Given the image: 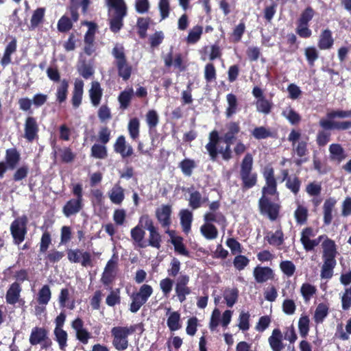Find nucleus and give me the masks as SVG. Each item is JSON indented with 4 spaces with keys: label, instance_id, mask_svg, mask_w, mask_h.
I'll use <instances>...</instances> for the list:
<instances>
[{
    "label": "nucleus",
    "instance_id": "69168bd1",
    "mask_svg": "<svg viewBox=\"0 0 351 351\" xmlns=\"http://www.w3.org/2000/svg\"><path fill=\"white\" fill-rule=\"evenodd\" d=\"M280 267L282 272L289 277L291 276L295 270L294 264L289 261H282L280 265Z\"/></svg>",
    "mask_w": 351,
    "mask_h": 351
},
{
    "label": "nucleus",
    "instance_id": "a19ab883",
    "mask_svg": "<svg viewBox=\"0 0 351 351\" xmlns=\"http://www.w3.org/2000/svg\"><path fill=\"white\" fill-rule=\"evenodd\" d=\"M315 292L316 288L308 283L303 284L300 288V293L306 302L310 300Z\"/></svg>",
    "mask_w": 351,
    "mask_h": 351
},
{
    "label": "nucleus",
    "instance_id": "f8f14e48",
    "mask_svg": "<svg viewBox=\"0 0 351 351\" xmlns=\"http://www.w3.org/2000/svg\"><path fill=\"white\" fill-rule=\"evenodd\" d=\"M38 131L36 121L33 117H27L25 123V137L29 141L34 140Z\"/></svg>",
    "mask_w": 351,
    "mask_h": 351
},
{
    "label": "nucleus",
    "instance_id": "864d4df0",
    "mask_svg": "<svg viewBox=\"0 0 351 351\" xmlns=\"http://www.w3.org/2000/svg\"><path fill=\"white\" fill-rule=\"evenodd\" d=\"M277 194L276 182V180L266 181L265 186L262 190V197H267V195H274Z\"/></svg>",
    "mask_w": 351,
    "mask_h": 351
},
{
    "label": "nucleus",
    "instance_id": "a878e982",
    "mask_svg": "<svg viewBox=\"0 0 351 351\" xmlns=\"http://www.w3.org/2000/svg\"><path fill=\"white\" fill-rule=\"evenodd\" d=\"M336 203L337 201L334 198H330L326 199L324 204V221L326 225L330 224L332 221V213Z\"/></svg>",
    "mask_w": 351,
    "mask_h": 351
},
{
    "label": "nucleus",
    "instance_id": "4468645a",
    "mask_svg": "<svg viewBox=\"0 0 351 351\" xmlns=\"http://www.w3.org/2000/svg\"><path fill=\"white\" fill-rule=\"evenodd\" d=\"M117 256H116L115 255H113L112 258L108 261V263L105 267V269H104V273L102 275V281L104 282V283L108 284L111 281V280L114 276V272L115 268L117 267Z\"/></svg>",
    "mask_w": 351,
    "mask_h": 351
},
{
    "label": "nucleus",
    "instance_id": "c756f323",
    "mask_svg": "<svg viewBox=\"0 0 351 351\" xmlns=\"http://www.w3.org/2000/svg\"><path fill=\"white\" fill-rule=\"evenodd\" d=\"M269 343L273 351H281L283 346L282 335L278 329L274 330L271 336L269 338Z\"/></svg>",
    "mask_w": 351,
    "mask_h": 351
},
{
    "label": "nucleus",
    "instance_id": "423d86ee",
    "mask_svg": "<svg viewBox=\"0 0 351 351\" xmlns=\"http://www.w3.org/2000/svg\"><path fill=\"white\" fill-rule=\"evenodd\" d=\"M261 213L267 216L270 220H275L279 213L278 204L271 202L268 197H261L258 202Z\"/></svg>",
    "mask_w": 351,
    "mask_h": 351
},
{
    "label": "nucleus",
    "instance_id": "603ef678",
    "mask_svg": "<svg viewBox=\"0 0 351 351\" xmlns=\"http://www.w3.org/2000/svg\"><path fill=\"white\" fill-rule=\"evenodd\" d=\"M308 215V210L306 207L299 205L295 211L294 216L298 223L303 224L306 222Z\"/></svg>",
    "mask_w": 351,
    "mask_h": 351
},
{
    "label": "nucleus",
    "instance_id": "f704fd0d",
    "mask_svg": "<svg viewBox=\"0 0 351 351\" xmlns=\"http://www.w3.org/2000/svg\"><path fill=\"white\" fill-rule=\"evenodd\" d=\"M54 335L56 340L58 343L61 350L64 351L65 348L67 346V333L62 328H56L54 330Z\"/></svg>",
    "mask_w": 351,
    "mask_h": 351
},
{
    "label": "nucleus",
    "instance_id": "680f3d73",
    "mask_svg": "<svg viewBox=\"0 0 351 351\" xmlns=\"http://www.w3.org/2000/svg\"><path fill=\"white\" fill-rule=\"evenodd\" d=\"M296 33L302 38H309L312 35V31L308 28V24L298 22Z\"/></svg>",
    "mask_w": 351,
    "mask_h": 351
},
{
    "label": "nucleus",
    "instance_id": "aec40b11",
    "mask_svg": "<svg viewBox=\"0 0 351 351\" xmlns=\"http://www.w3.org/2000/svg\"><path fill=\"white\" fill-rule=\"evenodd\" d=\"M108 197L113 204L119 205L125 198L124 189L119 184H117L108 192Z\"/></svg>",
    "mask_w": 351,
    "mask_h": 351
},
{
    "label": "nucleus",
    "instance_id": "a18cd8bd",
    "mask_svg": "<svg viewBox=\"0 0 351 351\" xmlns=\"http://www.w3.org/2000/svg\"><path fill=\"white\" fill-rule=\"evenodd\" d=\"M307 141L308 138H305L304 140H300L297 143L293 145V150L296 154L302 157L307 154Z\"/></svg>",
    "mask_w": 351,
    "mask_h": 351
},
{
    "label": "nucleus",
    "instance_id": "e433bc0d",
    "mask_svg": "<svg viewBox=\"0 0 351 351\" xmlns=\"http://www.w3.org/2000/svg\"><path fill=\"white\" fill-rule=\"evenodd\" d=\"M145 232L140 225L136 226L131 230V237L134 241L137 243L140 247H144L145 245L143 243Z\"/></svg>",
    "mask_w": 351,
    "mask_h": 351
},
{
    "label": "nucleus",
    "instance_id": "0e129e2a",
    "mask_svg": "<svg viewBox=\"0 0 351 351\" xmlns=\"http://www.w3.org/2000/svg\"><path fill=\"white\" fill-rule=\"evenodd\" d=\"M326 116L329 119L351 117V110H331L327 113Z\"/></svg>",
    "mask_w": 351,
    "mask_h": 351
},
{
    "label": "nucleus",
    "instance_id": "cd10ccee",
    "mask_svg": "<svg viewBox=\"0 0 351 351\" xmlns=\"http://www.w3.org/2000/svg\"><path fill=\"white\" fill-rule=\"evenodd\" d=\"M21 289L19 284L14 282L7 291L6 300L10 304H14L19 298Z\"/></svg>",
    "mask_w": 351,
    "mask_h": 351
},
{
    "label": "nucleus",
    "instance_id": "6e6d98bb",
    "mask_svg": "<svg viewBox=\"0 0 351 351\" xmlns=\"http://www.w3.org/2000/svg\"><path fill=\"white\" fill-rule=\"evenodd\" d=\"M92 156L97 158L103 159L107 156L106 147L104 145L95 144L91 148Z\"/></svg>",
    "mask_w": 351,
    "mask_h": 351
},
{
    "label": "nucleus",
    "instance_id": "2eb2a0df",
    "mask_svg": "<svg viewBox=\"0 0 351 351\" xmlns=\"http://www.w3.org/2000/svg\"><path fill=\"white\" fill-rule=\"evenodd\" d=\"M254 276L258 282L262 283L272 279L274 273L269 267H257L254 269Z\"/></svg>",
    "mask_w": 351,
    "mask_h": 351
},
{
    "label": "nucleus",
    "instance_id": "49530a36",
    "mask_svg": "<svg viewBox=\"0 0 351 351\" xmlns=\"http://www.w3.org/2000/svg\"><path fill=\"white\" fill-rule=\"evenodd\" d=\"M19 160V154L14 149L6 152V162L11 169H14Z\"/></svg>",
    "mask_w": 351,
    "mask_h": 351
},
{
    "label": "nucleus",
    "instance_id": "5701e85b",
    "mask_svg": "<svg viewBox=\"0 0 351 351\" xmlns=\"http://www.w3.org/2000/svg\"><path fill=\"white\" fill-rule=\"evenodd\" d=\"M324 264L322 267L321 277L328 279L332 276L333 269L336 265L335 258H323Z\"/></svg>",
    "mask_w": 351,
    "mask_h": 351
},
{
    "label": "nucleus",
    "instance_id": "412c9836",
    "mask_svg": "<svg viewBox=\"0 0 351 351\" xmlns=\"http://www.w3.org/2000/svg\"><path fill=\"white\" fill-rule=\"evenodd\" d=\"M89 96L93 106L95 107L99 106L102 97V90L97 82H92L91 88L89 90Z\"/></svg>",
    "mask_w": 351,
    "mask_h": 351
},
{
    "label": "nucleus",
    "instance_id": "393cba45",
    "mask_svg": "<svg viewBox=\"0 0 351 351\" xmlns=\"http://www.w3.org/2000/svg\"><path fill=\"white\" fill-rule=\"evenodd\" d=\"M265 239L270 245L280 246L284 242V234L282 230L278 229L275 232H267Z\"/></svg>",
    "mask_w": 351,
    "mask_h": 351
},
{
    "label": "nucleus",
    "instance_id": "37998d69",
    "mask_svg": "<svg viewBox=\"0 0 351 351\" xmlns=\"http://www.w3.org/2000/svg\"><path fill=\"white\" fill-rule=\"evenodd\" d=\"M45 15V9L43 8H40L36 9L32 16L30 21V28L34 29L36 28L39 23L43 21Z\"/></svg>",
    "mask_w": 351,
    "mask_h": 351
},
{
    "label": "nucleus",
    "instance_id": "9d476101",
    "mask_svg": "<svg viewBox=\"0 0 351 351\" xmlns=\"http://www.w3.org/2000/svg\"><path fill=\"white\" fill-rule=\"evenodd\" d=\"M114 147V151L120 154L123 158L130 156L133 153L132 146L126 144L125 138L123 136H120L117 138Z\"/></svg>",
    "mask_w": 351,
    "mask_h": 351
},
{
    "label": "nucleus",
    "instance_id": "e2e57ef3",
    "mask_svg": "<svg viewBox=\"0 0 351 351\" xmlns=\"http://www.w3.org/2000/svg\"><path fill=\"white\" fill-rule=\"evenodd\" d=\"M112 55L116 59V64L118 62H124L126 61L124 49L122 45L116 44L112 49Z\"/></svg>",
    "mask_w": 351,
    "mask_h": 351
},
{
    "label": "nucleus",
    "instance_id": "9b49d317",
    "mask_svg": "<svg viewBox=\"0 0 351 351\" xmlns=\"http://www.w3.org/2000/svg\"><path fill=\"white\" fill-rule=\"evenodd\" d=\"M111 15L126 16L127 6L124 0H107Z\"/></svg>",
    "mask_w": 351,
    "mask_h": 351
},
{
    "label": "nucleus",
    "instance_id": "20e7f679",
    "mask_svg": "<svg viewBox=\"0 0 351 351\" xmlns=\"http://www.w3.org/2000/svg\"><path fill=\"white\" fill-rule=\"evenodd\" d=\"M134 329L125 327H114L112 330L114 337L113 345L119 350H124L128 348V342L127 337L130 333H132Z\"/></svg>",
    "mask_w": 351,
    "mask_h": 351
},
{
    "label": "nucleus",
    "instance_id": "0eeeda50",
    "mask_svg": "<svg viewBox=\"0 0 351 351\" xmlns=\"http://www.w3.org/2000/svg\"><path fill=\"white\" fill-rule=\"evenodd\" d=\"M315 235V234L311 228H306L302 232L300 241L306 251L313 250L324 238V235H321L317 239H311Z\"/></svg>",
    "mask_w": 351,
    "mask_h": 351
},
{
    "label": "nucleus",
    "instance_id": "ddd939ff",
    "mask_svg": "<svg viewBox=\"0 0 351 351\" xmlns=\"http://www.w3.org/2000/svg\"><path fill=\"white\" fill-rule=\"evenodd\" d=\"M333 43L331 31L328 29L323 30L319 36L318 47L321 50L329 49L332 47Z\"/></svg>",
    "mask_w": 351,
    "mask_h": 351
},
{
    "label": "nucleus",
    "instance_id": "8fccbe9b",
    "mask_svg": "<svg viewBox=\"0 0 351 351\" xmlns=\"http://www.w3.org/2000/svg\"><path fill=\"white\" fill-rule=\"evenodd\" d=\"M139 121L136 118L132 119L128 123V131L130 137L135 140L139 135Z\"/></svg>",
    "mask_w": 351,
    "mask_h": 351
},
{
    "label": "nucleus",
    "instance_id": "6ab92c4d",
    "mask_svg": "<svg viewBox=\"0 0 351 351\" xmlns=\"http://www.w3.org/2000/svg\"><path fill=\"white\" fill-rule=\"evenodd\" d=\"M82 200L72 199L69 200L63 208V213L66 217L77 213L82 207Z\"/></svg>",
    "mask_w": 351,
    "mask_h": 351
},
{
    "label": "nucleus",
    "instance_id": "338daca9",
    "mask_svg": "<svg viewBox=\"0 0 351 351\" xmlns=\"http://www.w3.org/2000/svg\"><path fill=\"white\" fill-rule=\"evenodd\" d=\"M149 24V19L148 18H139L137 21V27L138 28V33L141 37L146 36V32Z\"/></svg>",
    "mask_w": 351,
    "mask_h": 351
},
{
    "label": "nucleus",
    "instance_id": "7c9ffc66",
    "mask_svg": "<svg viewBox=\"0 0 351 351\" xmlns=\"http://www.w3.org/2000/svg\"><path fill=\"white\" fill-rule=\"evenodd\" d=\"M180 222L184 232L188 233L191 230L193 219L192 213L188 210H182L180 213Z\"/></svg>",
    "mask_w": 351,
    "mask_h": 351
},
{
    "label": "nucleus",
    "instance_id": "ea45409f",
    "mask_svg": "<svg viewBox=\"0 0 351 351\" xmlns=\"http://www.w3.org/2000/svg\"><path fill=\"white\" fill-rule=\"evenodd\" d=\"M179 167L185 176H190L195 168L196 164L193 160L186 158L180 162Z\"/></svg>",
    "mask_w": 351,
    "mask_h": 351
},
{
    "label": "nucleus",
    "instance_id": "de8ad7c7",
    "mask_svg": "<svg viewBox=\"0 0 351 351\" xmlns=\"http://www.w3.org/2000/svg\"><path fill=\"white\" fill-rule=\"evenodd\" d=\"M125 16L122 15H111L110 21V28L112 32H119L123 26V19Z\"/></svg>",
    "mask_w": 351,
    "mask_h": 351
},
{
    "label": "nucleus",
    "instance_id": "6e6552de",
    "mask_svg": "<svg viewBox=\"0 0 351 351\" xmlns=\"http://www.w3.org/2000/svg\"><path fill=\"white\" fill-rule=\"evenodd\" d=\"M328 152L330 160L338 164L341 163L347 157L345 149L339 143L331 144L329 146Z\"/></svg>",
    "mask_w": 351,
    "mask_h": 351
},
{
    "label": "nucleus",
    "instance_id": "72a5a7b5",
    "mask_svg": "<svg viewBox=\"0 0 351 351\" xmlns=\"http://www.w3.org/2000/svg\"><path fill=\"white\" fill-rule=\"evenodd\" d=\"M167 326L172 331L177 330L181 328L180 315L177 312H168Z\"/></svg>",
    "mask_w": 351,
    "mask_h": 351
},
{
    "label": "nucleus",
    "instance_id": "5fc2aeb1",
    "mask_svg": "<svg viewBox=\"0 0 351 351\" xmlns=\"http://www.w3.org/2000/svg\"><path fill=\"white\" fill-rule=\"evenodd\" d=\"M304 54L309 64L313 65L318 59V51L315 47H308L304 50Z\"/></svg>",
    "mask_w": 351,
    "mask_h": 351
},
{
    "label": "nucleus",
    "instance_id": "bb28decb",
    "mask_svg": "<svg viewBox=\"0 0 351 351\" xmlns=\"http://www.w3.org/2000/svg\"><path fill=\"white\" fill-rule=\"evenodd\" d=\"M202 234L208 240L215 239L218 237V230L217 228L210 223L205 221L200 227Z\"/></svg>",
    "mask_w": 351,
    "mask_h": 351
},
{
    "label": "nucleus",
    "instance_id": "052dcab7",
    "mask_svg": "<svg viewBox=\"0 0 351 351\" xmlns=\"http://www.w3.org/2000/svg\"><path fill=\"white\" fill-rule=\"evenodd\" d=\"M149 232V243L151 246L159 248L160 247V236L156 228L152 230Z\"/></svg>",
    "mask_w": 351,
    "mask_h": 351
},
{
    "label": "nucleus",
    "instance_id": "7ed1b4c3",
    "mask_svg": "<svg viewBox=\"0 0 351 351\" xmlns=\"http://www.w3.org/2000/svg\"><path fill=\"white\" fill-rule=\"evenodd\" d=\"M27 218L23 215L16 218L10 225V232L14 243L16 245L21 244L25 239L27 234Z\"/></svg>",
    "mask_w": 351,
    "mask_h": 351
},
{
    "label": "nucleus",
    "instance_id": "79ce46f5",
    "mask_svg": "<svg viewBox=\"0 0 351 351\" xmlns=\"http://www.w3.org/2000/svg\"><path fill=\"white\" fill-rule=\"evenodd\" d=\"M69 84L66 80L61 81L60 84L58 87L56 97L59 102H63L66 99Z\"/></svg>",
    "mask_w": 351,
    "mask_h": 351
},
{
    "label": "nucleus",
    "instance_id": "f257e3e1",
    "mask_svg": "<svg viewBox=\"0 0 351 351\" xmlns=\"http://www.w3.org/2000/svg\"><path fill=\"white\" fill-rule=\"evenodd\" d=\"M219 139L220 138L217 131L214 130L211 132L209 134V142L206 145V149L208 151L211 160H215L217 158L218 153H220L223 160H229L232 158V152L230 149L231 144H227L225 149L221 148L217 150V145Z\"/></svg>",
    "mask_w": 351,
    "mask_h": 351
},
{
    "label": "nucleus",
    "instance_id": "774afa93",
    "mask_svg": "<svg viewBox=\"0 0 351 351\" xmlns=\"http://www.w3.org/2000/svg\"><path fill=\"white\" fill-rule=\"evenodd\" d=\"M224 298L228 306H232L237 298V291L235 289H228L224 293Z\"/></svg>",
    "mask_w": 351,
    "mask_h": 351
},
{
    "label": "nucleus",
    "instance_id": "dca6fc26",
    "mask_svg": "<svg viewBox=\"0 0 351 351\" xmlns=\"http://www.w3.org/2000/svg\"><path fill=\"white\" fill-rule=\"evenodd\" d=\"M47 339H48L47 330L43 328L36 327L32 330L29 337V343L32 345H37L42 343L43 341H45Z\"/></svg>",
    "mask_w": 351,
    "mask_h": 351
},
{
    "label": "nucleus",
    "instance_id": "1a4fd4ad",
    "mask_svg": "<svg viewBox=\"0 0 351 351\" xmlns=\"http://www.w3.org/2000/svg\"><path fill=\"white\" fill-rule=\"evenodd\" d=\"M171 207L162 205L156 210V217L161 225L166 228L171 223Z\"/></svg>",
    "mask_w": 351,
    "mask_h": 351
},
{
    "label": "nucleus",
    "instance_id": "09e8293b",
    "mask_svg": "<svg viewBox=\"0 0 351 351\" xmlns=\"http://www.w3.org/2000/svg\"><path fill=\"white\" fill-rule=\"evenodd\" d=\"M84 24L88 27L84 36V43H94L97 25L92 22H85Z\"/></svg>",
    "mask_w": 351,
    "mask_h": 351
},
{
    "label": "nucleus",
    "instance_id": "4d7b16f0",
    "mask_svg": "<svg viewBox=\"0 0 351 351\" xmlns=\"http://www.w3.org/2000/svg\"><path fill=\"white\" fill-rule=\"evenodd\" d=\"M51 298V291L48 285H44L38 293V301L41 304H47Z\"/></svg>",
    "mask_w": 351,
    "mask_h": 351
},
{
    "label": "nucleus",
    "instance_id": "b1692460",
    "mask_svg": "<svg viewBox=\"0 0 351 351\" xmlns=\"http://www.w3.org/2000/svg\"><path fill=\"white\" fill-rule=\"evenodd\" d=\"M226 130L223 141L226 144H231L234 136L240 131L239 125L236 122H230L226 125Z\"/></svg>",
    "mask_w": 351,
    "mask_h": 351
},
{
    "label": "nucleus",
    "instance_id": "f03ea898",
    "mask_svg": "<svg viewBox=\"0 0 351 351\" xmlns=\"http://www.w3.org/2000/svg\"><path fill=\"white\" fill-rule=\"evenodd\" d=\"M253 158L250 154H247L241 164L240 176L243 181V187L250 189L256 183L257 176L252 173Z\"/></svg>",
    "mask_w": 351,
    "mask_h": 351
},
{
    "label": "nucleus",
    "instance_id": "a211bd4d",
    "mask_svg": "<svg viewBox=\"0 0 351 351\" xmlns=\"http://www.w3.org/2000/svg\"><path fill=\"white\" fill-rule=\"evenodd\" d=\"M84 82L81 80H76L74 84V90L72 97V104L74 108H78L81 104L83 95Z\"/></svg>",
    "mask_w": 351,
    "mask_h": 351
},
{
    "label": "nucleus",
    "instance_id": "473e14b6",
    "mask_svg": "<svg viewBox=\"0 0 351 351\" xmlns=\"http://www.w3.org/2000/svg\"><path fill=\"white\" fill-rule=\"evenodd\" d=\"M208 201L207 197H202V195L198 191H193L190 194L189 199V206L193 209H197L199 208L202 204Z\"/></svg>",
    "mask_w": 351,
    "mask_h": 351
},
{
    "label": "nucleus",
    "instance_id": "39448f33",
    "mask_svg": "<svg viewBox=\"0 0 351 351\" xmlns=\"http://www.w3.org/2000/svg\"><path fill=\"white\" fill-rule=\"evenodd\" d=\"M68 260L72 263H80L82 267H92L91 254L83 250L70 249L67 251Z\"/></svg>",
    "mask_w": 351,
    "mask_h": 351
},
{
    "label": "nucleus",
    "instance_id": "13d9d810",
    "mask_svg": "<svg viewBox=\"0 0 351 351\" xmlns=\"http://www.w3.org/2000/svg\"><path fill=\"white\" fill-rule=\"evenodd\" d=\"M134 8L137 13L143 14L149 12L150 4L148 0H135Z\"/></svg>",
    "mask_w": 351,
    "mask_h": 351
},
{
    "label": "nucleus",
    "instance_id": "bf43d9fd",
    "mask_svg": "<svg viewBox=\"0 0 351 351\" xmlns=\"http://www.w3.org/2000/svg\"><path fill=\"white\" fill-rule=\"evenodd\" d=\"M159 121L158 113L154 110H149L146 114V122L149 128H155Z\"/></svg>",
    "mask_w": 351,
    "mask_h": 351
},
{
    "label": "nucleus",
    "instance_id": "4be33fe9",
    "mask_svg": "<svg viewBox=\"0 0 351 351\" xmlns=\"http://www.w3.org/2000/svg\"><path fill=\"white\" fill-rule=\"evenodd\" d=\"M134 95L132 88H127L120 93L118 97V101L120 104V108L125 110L130 106V101Z\"/></svg>",
    "mask_w": 351,
    "mask_h": 351
},
{
    "label": "nucleus",
    "instance_id": "58836bf2",
    "mask_svg": "<svg viewBox=\"0 0 351 351\" xmlns=\"http://www.w3.org/2000/svg\"><path fill=\"white\" fill-rule=\"evenodd\" d=\"M203 29L201 26L196 25L193 27L189 32L186 41L189 44L196 43L201 38Z\"/></svg>",
    "mask_w": 351,
    "mask_h": 351
},
{
    "label": "nucleus",
    "instance_id": "c9c22d12",
    "mask_svg": "<svg viewBox=\"0 0 351 351\" xmlns=\"http://www.w3.org/2000/svg\"><path fill=\"white\" fill-rule=\"evenodd\" d=\"M119 75L125 81L128 80L132 73V67L130 66L127 61L118 62L116 64Z\"/></svg>",
    "mask_w": 351,
    "mask_h": 351
},
{
    "label": "nucleus",
    "instance_id": "c85d7f7f",
    "mask_svg": "<svg viewBox=\"0 0 351 351\" xmlns=\"http://www.w3.org/2000/svg\"><path fill=\"white\" fill-rule=\"evenodd\" d=\"M226 101L228 106L226 110V115L228 118H230L237 113L238 109V101L236 96L232 93L227 95Z\"/></svg>",
    "mask_w": 351,
    "mask_h": 351
},
{
    "label": "nucleus",
    "instance_id": "f3484780",
    "mask_svg": "<svg viewBox=\"0 0 351 351\" xmlns=\"http://www.w3.org/2000/svg\"><path fill=\"white\" fill-rule=\"evenodd\" d=\"M322 241L323 258H335L337 250L335 242L325 235Z\"/></svg>",
    "mask_w": 351,
    "mask_h": 351
},
{
    "label": "nucleus",
    "instance_id": "c03bdc74",
    "mask_svg": "<svg viewBox=\"0 0 351 351\" xmlns=\"http://www.w3.org/2000/svg\"><path fill=\"white\" fill-rule=\"evenodd\" d=\"M282 115L291 123L296 124L300 122V115L291 107L286 108L282 111Z\"/></svg>",
    "mask_w": 351,
    "mask_h": 351
},
{
    "label": "nucleus",
    "instance_id": "4c0bfd02",
    "mask_svg": "<svg viewBox=\"0 0 351 351\" xmlns=\"http://www.w3.org/2000/svg\"><path fill=\"white\" fill-rule=\"evenodd\" d=\"M204 219V221H208L210 223L212 222H215L222 226H224L226 222L225 217L221 213L218 212H208L205 213Z\"/></svg>",
    "mask_w": 351,
    "mask_h": 351
},
{
    "label": "nucleus",
    "instance_id": "2f4dec72",
    "mask_svg": "<svg viewBox=\"0 0 351 351\" xmlns=\"http://www.w3.org/2000/svg\"><path fill=\"white\" fill-rule=\"evenodd\" d=\"M152 293V288L148 285H143L139 292L136 294L134 298V302L140 303L142 304L144 303L147 298L151 295Z\"/></svg>",
    "mask_w": 351,
    "mask_h": 351
},
{
    "label": "nucleus",
    "instance_id": "3c124183",
    "mask_svg": "<svg viewBox=\"0 0 351 351\" xmlns=\"http://www.w3.org/2000/svg\"><path fill=\"white\" fill-rule=\"evenodd\" d=\"M256 105L258 112L266 114L270 112L271 104L265 97L257 99Z\"/></svg>",
    "mask_w": 351,
    "mask_h": 351
}]
</instances>
